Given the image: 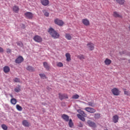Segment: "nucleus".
Segmentation results:
<instances>
[{
    "label": "nucleus",
    "instance_id": "obj_1",
    "mask_svg": "<svg viewBox=\"0 0 130 130\" xmlns=\"http://www.w3.org/2000/svg\"><path fill=\"white\" fill-rule=\"evenodd\" d=\"M48 32L51 35V37L54 39H57L59 38V34L57 31H55L52 27L49 28Z\"/></svg>",
    "mask_w": 130,
    "mask_h": 130
},
{
    "label": "nucleus",
    "instance_id": "obj_2",
    "mask_svg": "<svg viewBox=\"0 0 130 130\" xmlns=\"http://www.w3.org/2000/svg\"><path fill=\"white\" fill-rule=\"evenodd\" d=\"M111 92L112 94L114 95V96H119L120 95V91L117 88H114L112 89Z\"/></svg>",
    "mask_w": 130,
    "mask_h": 130
},
{
    "label": "nucleus",
    "instance_id": "obj_3",
    "mask_svg": "<svg viewBox=\"0 0 130 130\" xmlns=\"http://www.w3.org/2000/svg\"><path fill=\"white\" fill-rule=\"evenodd\" d=\"M58 95H59V99H60L61 101H62L63 99H69V95H68V94L66 93L62 94L61 93H59Z\"/></svg>",
    "mask_w": 130,
    "mask_h": 130
},
{
    "label": "nucleus",
    "instance_id": "obj_4",
    "mask_svg": "<svg viewBox=\"0 0 130 130\" xmlns=\"http://www.w3.org/2000/svg\"><path fill=\"white\" fill-rule=\"evenodd\" d=\"M54 22L56 25H58V26H63V24H64L62 20L59 19L58 18L55 19Z\"/></svg>",
    "mask_w": 130,
    "mask_h": 130
},
{
    "label": "nucleus",
    "instance_id": "obj_5",
    "mask_svg": "<svg viewBox=\"0 0 130 130\" xmlns=\"http://www.w3.org/2000/svg\"><path fill=\"white\" fill-rule=\"evenodd\" d=\"M33 39L34 41H35L36 42H38V43H40L41 42H42L43 40L42 38L38 35L35 36L34 37Z\"/></svg>",
    "mask_w": 130,
    "mask_h": 130
},
{
    "label": "nucleus",
    "instance_id": "obj_6",
    "mask_svg": "<svg viewBox=\"0 0 130 130\" xmlns=\"http://www.w3.org/2000/svg\"><path fill=\"white\" fill-rule=\"evenodd\" d=\"M24 16L25 17V18H26L27 19H32L33 18V13H32L31 12H27L24 14Z\"/></svg>",
    "mask_w": 130,
    "mask_h": 130
},
{
    "label": "nucleus",
    "instance_id": "obj_7",
    "mask_svg": "<svg viewBox=\"0 0 130 130\" xmlns=\"http://www.w3.org/2000/svg\"><path fill=\"white\" fill-rule=\"evenodd\" d=\"M85 110L89 113H95L96 112V110L93 108L86 107L85 109Z\"/></svg>",
    "mask_w": 130,
    "mask_h": 130
},
{
    "label": "nucleus",
    "instance_id": "obj_8",
    "mask_svg": "<svg viewBox=\"0 0 130 130\" xmlns=\"http://www.w3.org/2000/svg\"><path fill=\"white\" fill-rule=\"evenodd\" d=\"M87 124L90 127H97V125H96V123H95L94 122L91 121V120H88L87 121Z\"/></svg>",
    "mask_w": 130,
    "mask_h": 130
},
{
    "label": "nucleus",
    "instance_id": "obj_9",
    "mask_svg": "<svg viewBox=\"0 0 130 130\" xmlns=\"http://www.w3.org/2000/svg\"><path fill=\"white\" fill-rule=\"evenodd\" d=\"M87 48H88V49H89V50H94V48L95 46V45H94V44H93V43H88L87 44Z\"/></svg>",
    "mask_w": 130,
    "mask_h": 130
},
{
    "label": "nucleus",
    "instance_id": "obj_10",
    "mask_svg": "<svg viewBox=\"0 0 130 130\" xmlns=\"http://www.w3.org/2000/svg\"><path fill=\"white\" fill-rule=\"evenodd\" d=\"M22 61H24V58L23 57H22V56H19L15 60L16 63H21V62H22Z\"/></svg>",
    "mask_w": 130,
    "mask_h": 130
},
{
    "label": "nucleus",
    "instance_id": "obj_11",
    "mask_svg": "<svg viewBox=\"0 0 130 130\" xmlns=\"http://www.w3.org/2000/svg\"><path fill=\"white\" fill-rule=\"evenodd\" d=\"M61 118L62 119H63V120H64V121H66L67 122L70 120V116L65 114L61 115Z\"/></svg>",
    "mask_w": 130,
    "mask_h": 130
},
{
    "label": "nucleus",
    "instance_id": "obj_12",
    "mask_svg": "<svg viewBox=\"0 0 130 130\" xmlns=\"http://www.w3.org/2000/svg\"><path fill=\"white\" fill-rule=\"evenodd\" d=\"M112 119L114 123H116L118 122V120L119 119V117H118V115H115L113 116Z\"/></svg>",
    "mask_w": 130,
    "mask_h": 130
},
{
    "label": "nucleus",
    "instance_id": "obj_13",
    "mask_svg": "<svg viewBox=\"0 0 130 130\" xmlns=\"http://www.w3.org/2000/svg\"><path fill=\"white\" fill-rule=\"evenodd\" d=\"M82 22L85 26H89L90 25V21L87 19H83L82 20Z\"/></svg>",
    "mask_w": 130,
    "mask_h": 130
},
{
    "label": "nucleus",
    "instance_id": "obj_14",
    "mask_svg": "<svg viewBox=\"0 0 130 130\" xmlns=\"http://www.w3.org/2000/svg\"><path fill=\"white\" fill-rule=\"evenodd\" d=\"M66 57V61L68 62H70L72 60V58H71V54L70 53H66L65 54Z\"/></svg>",
    "mask_w": 130,
    "mask_h": 130
},
{
    "label": "nucleus",
    "instance_id": "obj_15",
    "mask_svg": "<svg viewBox=\"0 0 130 130\" xmlns=\"http://www.w3.org/2000/svg\"><path fill=\"white\" fill-rule=\"evenodd\" d=\"M111 62H112V61L108 58H106L104 61V63L106 66H110V64H111Z\"/></svg>",
    "mask_w": 130,
    "mask_h": 130
},
{
    "label": "nucleus",
    "instance_id": "obj_16",
    "mask_svg": "<svg viewBox=\"0 0 130 130\" xmlns=\"http://www.w3.org/2000/svg\"><path fill=\"white\" fill-rule=\"evenodd\" d=\"M22 125L26 127H29V126H30V123H29L27 120H24L22 121Z\"/></svg>",
    "mask_w": 130,
    "mask_h": 130
},
{
    "label": "nucleus",
    "instance_id": "obj_17",
    "mask_svg": "<svg viewBox=\"0 0 130 130\" xmlns=\"http://www.w3.org/2000/svg\"><path fill=\"white\" fill-rule=\"evenodd\" d=\"M113 17H114L115 18H122V15L119 14V13H118V12L115 11L113 12Z\"/></svg>",
    "mask_w": 130,
    "mask_h": 130
},
{
    "label": "nucleus",
    "instance_id": "obj_18",
    "mask_svg": "<svg viewBox=\"0 0 130 130\" xmlns=\"http://www.w3.org/2000/svg\"><path fill=\"white\" fill-rule=\"evenodd\" d=\"M41 3L43 6L46 7V6H48L49 5V1L48 0H41Z\"/></svg>",
    "mask_w": 130,
    "mask_h": 130
},
{
    "label": "nucleus",
    "instance_id": "obj_19",
    "mask_svg": "<svg viewBox=\"0 0 130 130\" xmlns=\"http://www.w3.org/2000/svg\"><path fill=\"white\" fill-rule=\"evenodd\" d=\"M83 103L87 104L88 106H91V107H95L96 106V104L94 102H89L87 104L83 102Z\"/></svg>",
    "mask_w": 130,
    "mask_h": 130
},
{
    "label": "nucleus",
    "instance_id": "obj_20",
    "mask_svg": "<svg viewBox=\"0 0 130 130\" xmlns=\"http://www.w3.org/2000/svg\"><path fill=\"white\" fill-rule=\"evenodd\" d=\"M77 112L81 114V115H82L83 116H84V117H86V116H87V114L85 113V112L81 109L77 110Z\"/></svg>",
    "mask_w": 130,
    "mask_h": 130
},
{
    "label": "nucleus",
    "instance_id": "obj_21",
    "mask_svg": "<svg viewBox=\"0 0 130 130\" xmlns=\"http://www.w3.org/2000/svg\"><path fill=\"white\" fill-rule=\"evenodd\" d=\"M43 66L44 68H45V69L47 70V71H49V69H50V67H49V64H48V63H47V62H44Z\"/></svg>",
    "mask_w": 130,
    "mask_h": 130
},
{
    "label": "nucleus",
    "instance_id": "obj_22",
    "mask_svg": "<svg viewBox=\"0 0 130 130\" xmlns=\"http://www.w3.org/2000/svg\"><path fill=\"white\" fill-rule=\"evenodd\" d=\"M4 73H5V74H7L8 73H9L10 72V67H9L8 66H5L4 67Z\"/></svg>",
    "mask_w": 130,
    "mask_h": 130
},
{
    "label": "nucleus",
    "instance_id": "obj_23",
    "mask_svg": "<svg viewBox=\"0 0 130 130\" xmlns=\"http://www.w3.org/2000/svg\"><path fill=\"white\" fill-rule=\"evenodd\" d=\"M65 38H66L67 40H72V37L71 34L69 33H67L65 34Z\"/></svg>",
    "mask_w": 130,
    "mask_h": 130
},
{
    "label": "nucleus",
    "instance_id": "obj_24",
    "mask_svg": "<svg viewBox=\"0 0 130 130\" xmlns=\"http://www.w3.org/2000/svg\"><path fill=\"white\" fill-rule=\"evenodd\" d=\"M19 7L17 6H14L13 7V12H14L15 13H19Z\"/></svg>",
    "mask_w": 130,
    "mask_h": 130
},
{
    "label": "nucleus",
    "instance_id": "obj_25",
    "mask_svg": "<svg viewBox=\"0 0 130 130\" xmlns=\"http://www.w3.org/2000/svg\"><path fill=\"white\" fill-rule=\"evenodd\" d=\"M27 71H29V72H34L35 71V69L34 68H33L32 66H28L26 68Z\"/></svg>",
    "mask_w": 130,
    "mask_h": 130
},
{
    "label": "nucleus",
    "instance_id": "obj_26",
    "mask_svg": "<svg viewBox=\"0 0 130 130\" xmlns=\"http://www.w3.org/2000/svg\"><path fill=\"white\" fill-rule=\"evenodd\" d=\"M10 102L11 104H13V105H16L17 104V100L14 98H12L10 100Z\"/></svg>",
    "mask_w": 130,
    "mask_h": 130
},
{
    "label": "nucleus",
    "instance_id": "obj_27",
    "mask_svg": "<svg viewBox=\"0 0 130 130\" xmlns=\"http://www.w3.org/2000/svg\"><path fill=\"white\" fill-rule=\"evenodd\" d=\"M124 95H126V96H130V92L129 91L126 90V89L123 88L122 89Z\"/></svg>",
    "mask_w": 130,
    "mask_h": 130
},
{
    "label": "nucleus",
    "instance_id": "obj_28",
    "mask_svg": "<svg viewBox=\"0 0 130 130\" xmlns=\"http://www.w3.org/2000/svg\"><path fill=\"white\" fill-rule=\"evenodd\" d=\"M77 117L78 118H79V119H80L82 121H85V118L84 117H83L82 115H81L80 114H78Z\"/></svg>",
    "mask_w": 130,
    "mask_h": 130
},
{
    "label": "nucleus",
    "instance_id": "obj_29",
    "mask_svg": "<svg viewBox=\"0 0 130 130\" xmlns=\"http://www.w3.org/2000/svg\"><path fill=\"white\" fill-rule=\"evenodd\" d=\"M117 4H119V5H123L125 3V0H116Z\"/></svg>",
    "mask_w": 130,
    "mask_h": 130
},
{
    "label": "nucleus",
    "instance_id": "obj_30",
    "mask_svg": "<svg viewBox=\"0 0 130 130\" xmlns=\"http://www.w3.org/2000/svg\"><path fill=\"white\" fill-rule=\"evenodd\" d=\"M101 117V114L100 113H95L94 114V118L95 119H98Z\"/></svg>",
    "mask_w": 130,
    "mask_h": 130
},
{
    "label": "nucleus",
    "instance_id": "obj_31",
    "mask_svg": "<svg viewBox=\"0 0 130 130\" xmlns=\"http://www.w3.org/2000/svg\"><path fill=\"white\" fill-rule=\"evenodd\" d=\"M14 91L16 92L17 93H19L20 91H21V86L20 85L18 86V87L14 88Z\"/></svg>",
    "mask_w": 130,
    "mask_h": 130
},
{
    "label": "nucleus",
    "instance_id": "obj_32",
    "mask_svg": "<svg viewBox=\"0 0 130 130\" xmlns=\"http://www.w3.org/2000/svg\"><path fill=\"white\" fill-rule=\"evenodd\" d=\"M16 109L18 110V111H22L23 108H22V107H21V106L19 105H16Z\"/></svg>",
    "mask_w": 130,
    "mask_h": 130
},
{
    "label": "nucleus",
    "instance_id": "obj_33",
    "mask_svg": "<svg viewBox=\"0 0 130 130\" xmlns=\"http://www.w3.org/2000/svg\"><path fill=\"white\" fill-rule=\"evenodd\" d=\"M79 98H80V95L77 94L73 95L72 97V99H79Z\"/></svg>",
    "mask_w": 130,
    "mask_h": 130
},
{
    "label": "nucleus",
    "instance_id": "obj_34",
    "mask_svg": "<svg viewBox=\"0 0 130 130\" xmlns=\"http://www.w3.org/2000/svg\"><path fill=\"white\" fill-rule=\"evenodd\" d=\"M69 125L70 127H72L73 125H74V123H73V120H72V119H69Z\"/></svg>",
    "mask_w": 130,
    "mask_h": 130
},
{
    "label": "nucleus",
    "instance_id": "obj_35",
    "mask_svg": "<svg viewBox=\"0 0 130 130\" xmlns=\"http://www.w3.org/2000/svg\"><path fill=\"white\" fill-rule=\"evenodd\" d=\"M119 53H120V55H123V54H126V55H129V56H130V54L129 53L126 54V51H125V50L123 51L122 52H120Z\"/></svg>",
    "mask_w": 130,
    "mask_h": 130
},
{
    "label": "nucleus",
    "instance_id": "obj_36",
    "mask_svg": "<svg viewBox=\"0 0 130 130\" xmlns=\"http://www.w3.org/2000/svg\"><path fill=\"white\" fill-rule=\"evenodd\" d=\"M57 67L58 68H62V67H63V63L61 62H57Z\"/></svg>",
    "mask_w": 130,
    "mask_h": 130
},
{
    "label": "nucleus",
    "instance_id": "obj_37",
    "mask_svg": "<svg viewBox=\"0 0 130 130\" xmlns=\"http://www.w3.org/2000/svg\"><path fill=\"white\" fill-rule=\"evenodd\" d=\"M39 76L40 77H41V79H44L47 78L46 76L45 75V74H40Z\"/></svg>",
    "mask_w": 130,
    "mask_h": 130
},
{
    "label": "nucleus",
    "instance_id": "obj_38",
    "mask_svg": "<svg viewBox=\"0 0 130 130\" xmlns=\"http://www.w3.org/2000/svg\"><path fill=\"white\" fill-rule=\"evenodd\" d=\"M2 127L3 129H4V130H8V126L7 125H6V124H3L2 125Z\"/></svg>",
    "mask_w": 130,
    "mask_h": 130
},
{
    "label": "nucleus",
    "instance_id": "obj_39",
    "mask_svg": "<svg viewBox=\"0 0 130 130\" xmlns=\"http://www.w3.org/2000/svg\"><path fill=\"white\" fill-rule=\"evenodd\" d=\"M14 82H15V83H20V79L18 78H15L13 79Z\"/></svg>",
    "mask_w": 130,
    "mask_h": 130
},
{
    "label": "nucleus",
    "instance_id": "obj_40",
    "mask_svg": "<svg viewBox=\"0 0 130 130\" xmlns=\"http://www.w3.org/2000/svg\"><path fill=\"white\" fill-rule=\"evenodd\" d=\"M78 58H79V59H85V57L83 55H79L78 56Z\"/></svg>",
    "mask_w": 130,
    "mask_h": 130
},
{
    "label": "nucleus",
    "instance_id": "obj_41",
    "mask_svg": "<svg viewBox=\"0 0 130 130\" xmlns=\"http://www.w3.org/2000/svg\"><path fill=\"white\" fill-rule=\"evenodd\" d=\"M43 13H44V16H45L46 17H49V13L46 11H44Z\"/></svg>",
    "mask_w": 130,
    "mask_h": 130
},
{
    "label": "nucleus",
    "instance_id": "obj_42",
    "mask_svg": "<svg viewBox=\"0 0 130 130\" xmlns=\"http://www.w3.org/2000/svg\"><path fill=\"white\" fill-rule=\"evenodd\" d=\"M17 45H18L19 46H21V47L23 46V43H22V42H18L17 43Z\"/></svg>",
    "mask_w": 130,
    "mask_h": 130
},
{
    "label": "nucleus",
    "instance_id": "obj_43",
    "mask_svg": "<svg viewBox=\"0 0 130 130\" xmlns=\"http://www.w3.org/2000/svg\"><path fill=\"white\" fill-rule=\"evenodd\" d=\"M78 126L79 127H83V124L81 122H79V123L78 124Z\"/></svg>",
    "mask_w": 130,
    "mask_h": 130
},
{
    "label": "nucleus",
    "instance_id": "obj_44",
    "mask_svg": "<svg viewBox=\"0 0 130 130\" xmlns=\"http://www.w3.org/2000/svg\"><path fill=\"white\" fill-rule=\"evenodd\" d=\"M12 51L11 50V49H8L7 50V53H11V52Z\"/></svg>",
    "mask_w": 130,
    "mask_h": 130
},
{
    "label": "nucleus",
    "instance_id": "obj_45",
    "mask_svg": "<svg viewBox=\"0 0 130 130\" xmlns=\"http://www.w3.org/2000/svg\"><path fill=\"white\" fill-rule=\"evenodd\" d=\"M0 52H4V49L0 47Z\"/></svg>",
    "mask_w": 130,
    "mask_h": 130
},
{
    "label": "nucleus",
    "instance_id": "obj_46",
    "mask_svg": "<svg viewBox=\"0 0 130 130\" xmlns=\"http://www.w3.org/2000/svg\"><path fill=\"white\" fill-rule=\"evenodd\" d=\"M10 96L11 97V98H13V95H12V94H10Z\"/></svg>",
    "mask_w": 130,
    "mask_h": 130
},
{
    "label": "nucleus",
    "instance_id": "obj_47",
    "mask_svg": "<svg viewBox=\"0 0 130 130\" xmlns=\"http://www.w3.org/2000/svg\"><path fill=\"white\" fill-rule=\"evenodd\" d=\"M128 62L130 63V59L128 60Z\"/></svg>",
    "mask_w": 130,
    "mask_h": 130
},
{
    "label": "nucleus",
    "instance_id": "obj_48",
    "mask_svg": "<svg viewBox=\"0 0 130 130\" xmlns=\"http://www.w3.org/2000/svg\"><path fill=\"white\" fill-rule=\"evenodd\" d=\"M104 130H108V129H107V128H106V129H104Z\"/></svg>",
    "mask_w": 130,
    "mask_h": 130
}]
</instances>
